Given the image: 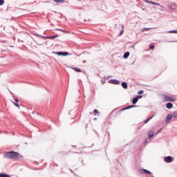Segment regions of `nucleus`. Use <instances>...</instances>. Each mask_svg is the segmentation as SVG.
Masks as SVG:
<instances>
[{
    "instance_id": "nucleus-1",
    "label": "nucleus",
    "mask_w": 177,
    "mask_h": 177,
    "mask_svg": "<svg viewBox=\"0 0 177 177\" xmlns=\"http://www.w3.org/2000/svg\"><path fill=\"white\" fill-rule=\"evenodd\" d=\"M5 157H6V158H9L10 160H21V158H24L23 155L13 151L6 152Z\"/></svg>"
},
{
    "instance_id": "nucleus-2",
    "label": "nucleus",
    "mask_w": 177,
    "mask_h": 177,
    "mask_svg": "<svg viewBox=\"0 0 177 177\" xmlns=\"http://www.w3.org/2000/svg\"><path fill=\"white\" fill-rule=\"evenodd\" d=\"M162 100H163V102H175L176 100V98L174 97H169L167 95H163Z\"/></svg>"
},
{
    "instance_id": "nucleus-3",
    "label": "nucleus",
    "mask_w": 177,
    "mask_h": 177,
    "mask_svg": "<svg viewBox=\"0 0 177 177\" xmlns=\"http://www.w3.org/2000/svg\"><path fill=\"white\" fill-rule=\"evenodd\" d=\"M55 55H57V56H68V52H57L55 53Z\"/></svg>"
},
{
    "instance_id": "nucleus-4",
    "label": "nucleus",
    "mask_w": 177,
    "mask_h": 177,
    "mask_svg": "<svg viewBox=\"0 0 177 177\" xmlns=\"http://www.w3.org/2000/svg\"><path fill=\"white\" fill-rule=\"evenodd\" d=\"M133 107H136V105H131L125 108H123L121 110L118 111V113H120V111H124V110H129V109H133Z\"/></svg>"
},
{
    "instance_id": "nucleus-5",
    "label": "nucleus",
    "mask_w": 177,
    "mask_h": 177,
    "mask_svg": "<svg viewBox=\"0 0 177 177\" xmlns=\"http://www.w3.org/2000/svg\"><path fill=\"white\" fill-rule=\"evenodd\" d=\"M165 162H172L174 161V159L171 156H167L165 158Z\"/></svg>"
},
{
    "instance_id": "nucleus-6",
    "label": "nucleus",
    "mask_w": 177,
    "mask_h": 177,
    "mask_svg": "<svg viewBox=\"0 0 177 177\" xmlns=\"http://www.w3.org/2000/svg\"><path fill=\"white\" fill-rule=\"evenodd\" d=\"M111 84H113V85H120V81L117 80H109Z\"/></svg>"
},
{
    "instance_id": "nucleus-7",
    "label": "nucleus",
    "mask_w": 177,
    "mask_h": 177,
    "mask_svg": "<svg viewBox=\"0 0 177 177\" xmlns=\"http://www.w3.org/2000/svg\"><path fill=\"white\" fill-rule=\"evenodd\" d=\"M167 109H172L174 107V104L171 102H168L166 104Z\"/></svg>"
},
{
    "instance_id": "nucleus-8",
    "label": "nucleus",
    "mask_w": 177,
    "mask_h": 177,
    "mask_svg": "<svg viewBox=\"0 0 177 177\" xmlns=\"http://www.w3.org/2000/svg\"><path fill=\"white\" fill-rule=\"evenodd\" d=\"M71 68H72V70H74V71H76V73H82L81 69L77 68V67H71Z\"/></svg>"
},
{
    "instance_id": "nucleus-9",
    "label": "nucleus",
    "mask_w": 177,
    "mask_h": 177,
    "mask_svg": "<svg viewBox=\"0 0 177 177\" xmlns=\"http://www.w3.org/2000/svg\"><path fill=\"white\" fill-rule=\"evenodd\" d=\"M122 86L124 88V89H128V84L125 82H123L122 83Z\"/></svg>"
},
{
    "instance_id": "nucleus-10",
    "label": "nucleus",
    "mask_w": 177,
    "mask_h": 177,
    "mask_svg": "<svg viewBox=\"0 0 177 177\" xmlns=\"http://www.w3.org/2000/svg\"><path fill=\"white\" fill-rule=\"evenodd\" d=\"M138 100H139L138 99V97H134V98L133 99V100H132L133 104H136L138 103Z\"/></svg>"
},
{
    "instance_id": "nucleus-11",
    "label": "nucleus",
    "mask_w": 177,
    "mask_h": 177,
    "mask_svg": "<svg viewBox=\"0 0 177 177\" xmlns=\"http://www.w3.org/2000/svg\"><path fill=\"white\" fill-rule=\"evenodd\" d=\"M172 120V116L171 115H167L166 119V122L168 123Z\"/></svg>"
},
{
    "instance_id": "nucleus-12",
    "label": "nucleus",
    "mask_w": 177,
    "mask_h": 177,
    "mask_svg": "<svg viewBox=\"0 0 177 177\" xmlns=\"http://www.w3.org/2000/svg\"><path fill=\"white\" fill-rule=\"evenodd\" d=\"M141 171H141L142 174H148L149 175L151 174L149 170H147V169H142Z\"/></svg>"
},
{
    "instance_id": "nucleus-13",
    "label": "nucleus",
    "mask_w": 177,
    "mask_h": 177,
    "mask_svg": "<svg viewBox=\"0 0 177 177\" xmlns=\"http://www.w3.org/2000/svg\"><path fill=\"white\" fill-rule=\"evenodd\" d=\"M124 59H128L129 57V52H126L123 56Z\"/></svg>"
},
{
    "instance_id": "nucleus-14",
    "label": "nucleus",
    "mask_w": 177,
    "mask_h": 177,
    "mask_svg": "<svg viewBox=\"0 0 177 177\" xmlns=\"http://www.w3.org/2000/svg\"><path fill=\"white\" fill-rule=\"evenodd\" d=\"M153 136H154V132H153V131H149V139H151V138H153Z\"/></svg>"
},
{
    "instance_id": "nucleus-15",
    "label": "nucleus",
    "mask_w": 177,
    "mask_h": 177,
    "mask_svg": "<svg viewBox=\"0 0 177 177\" xmlns=\"http://www.w3.org/2000/svg\"><path fill=\"white\" fill-rule=\"evenodd\" d=\"M149 30H151L150 28H143L141 31L142 32H145V31H149Z\"/></svg>"
},
{
    "instance_id": "nucleus-16",
    "label": "nucleus",
    "mask_w": 177,
    "mask_h": 177,
    "mask_svg": "<svg viewBox=\"0 0 177 177\" xmlns=\"http://www.w3.org/2000/svg\"><path fill=\"white\" fill-rule=\"evenodd\" d=\"M0 177H10V176L8 175V174H3V173H1V174H0Z\"/></svg>"
},
{
    "instance_id": "nucleus-17",
    "label": "nucleus",
    "mask_w": 177,
    "mask_h": 177,
    "mask_svg": "<svg viewBox=\"0 0 177 177\" xmlns=\"http://www.w3.org/2000/svg\"><path fill=\"white\" fill-rule=\"evenodd\" d=\"M54 2H56V3H63L64 0H54Z\"/></svg>"
},
{
    "instance_id": "nucleus-18",
    "label": "nucleus",
    "mask_w": 177,
    "mask_h": 177,
    "mask_svg": "<svg viewBox=\"0 0 177 177\" xmlns=\"http://www.w3.org/2000/svg\"><path fill=\"white\" fill-rule=\"evenodd\" d=\"M122 30L120 31V33L119 34V37H121L124 34V25L122 26Z\"/></svg>"
},
{
    "instance_id": "nucleus-19",
    "label": "nucleus",
    "mask_w": 177,
    "mask_h": 177,
    "mask_svg": "<svg viewBox=\"0 0 177 177\" xmlns=\"http://www.w3.org/2000/svg\"><path fill=\"white\" fill-rule=\"evenodd\" d=\"M151 118H153V116H151V117L149 118L146 119V120H145V124H147V122H148L150 120H151Z\"/></svg>"
},
{
    "instance_id": "nucleus-20",
    "label": "nucleus",
    "mask_w": 177,
    "mask_h": 177,
    "mask_svg": "<svg viewBox=\"0 0 177 177\" xmlns=\"http://www.w3.org/2000/svg\"><path fill=\"white\" fill-rule=\"evenodd\" d=\"M48 39H55V38H57V35L53 36V37H48Z\"/></svg>"
},
{
    "instance_id": "nucleus-21",
    "label": "nucleus",
    "mask_w": 177,
    "mask_h": 177,
    "mask_svg": "<svg viewBox=\"0 0 177 177\" xmlns=\"http://www.w3.org/2000/svg\"><path fill=\"white\" fill-rule=\"evenodd\" d=\"M172 115L174 117V118H177V111L174 112Z\"/></svg>"
},
{
    "instance_id": "nucleus-22",
    "label": "nucleus",
    "mask_w": 177,
    "mask_h": 177,
    "mask_svg": "<svg viewBox=\"0 0 177 177\" xmlns=\"http://www.w3.org/2000/svg\"><path fill=\"white\" fill-rule=\"evenodd\" d=\"M14 103L15 106H16V107H17L18 109H20V105H19V104L16 103V102H13Z\"/></svg>"
},
{
    "instance_id": "nucleus-23",
    "label": "nucleus",
    "mask_w": 177,
    "mask_h": 177,
    "mask_svg": "<svg viewBox=\"0 0 177 177\" xmlns=\"http://www.w3.org/2000/svg\"><path fill=\"white\" fill-rule=\"evenodd\" d=\"M3 3H5V1L4 0H0V6H2V5H3Z\"/></svg>"
},
{
    "instance_id": "nucleus-24",
    "label": "nucleus",
    "mask_w": 177,
    "mask_h": 177,
    "mask_svg": "<svg viewBox=\"0 0 177 177\" xmlns=\"http://www.w3.org/2000/svg\"><path fill=\"white\" fill-rule=\"evenodd\" d=\"M94 113H95V114H99V111H98L97 109H95V110H94Z\"/></svg>"
},
{
    "instance_id": "nucleus-25",
    "label": "nucleus",
    "mask_w": 177,
    "mask_h": 177,
    "mask_svg": "<svg viewBox=\"0 0 177 177\" xmlns=\"http://www.w3.org/2000/svg\"><path fill=\"white\" fill-rule=\"evenodd\" d=\"M142 93H143V91H138V95H142Z\"/></svg>"
},
{
    "instance_id": "nucleus-26",
    "label": "nucleus",
    "mask_w": 177,
    "mask_h": 177,
    "mask_svg": "<svg viewBox=\"0 0 177 177\" xmlns=\"http://www.w3.org/2000/svg\"><path fill=\"white\" fill-rule=\"evenodd\" d=\"M150 49H151L153 50L154 49V45L150 46Z\"/></svg>"
},
{
    "instance_id": "nucleus-27",
    "label": "nucleus",
    "mask_w": 177,
    "mask_h": 177,
    "mask_svg": "<svg viewBox=\"0 0 177 177\" xmlns=\"http://www.w3.org/2000/svg\"><path fill=\"white\" fill-rule=\"evenodd\" d=\"M136 97H138V99H142V95H137Z\"/></svg>"
},
{
    "instance_id": "nucleus-28",
    "label": "nucleus",
    "mask_w": 177,
    "mask_h": 177,
    "mask_svg": "<svg viewBox=\"0 0 177 177\" xmlns=\"http://www.w3.org/2000/svg\"><path fill=\"white\" fill-rule=\"evenodd\" d=\"M149 3H151V5H157L156 3H154V2H152V1L149 2Z\"/></svg>"
},
{
    "instance_id": "nucleus-29",
    "label": "nucleus",
    "mask_w": 177,
    "mask_h": 177,
    "mask_svg": "<svg viewBox=\"0 0 177 177\" xmlns=\"http://www.w3.org/2000/svg\"><path fill=\"white\" fill-rule=\"evenodd\" d=\"M171 32H174V34H177V30H173V31H171Z\"/></svg>"
},
{
    "instance_id": "nucleus-30",
    "label": "nucleus",
    "mask_w": 177,
    "mask_h": 177,
    "mask_svg": "<svg viewBox=\"0 0 177 177\" xmlns=\"http://www.w3.org/2000/svg\"><path fill=\"white\" fill-rule=\"evenodd\" d=\"M58 31H62V32H64V30H62V29H57Z\"/></svg>"
},
{
    "instance_id": "nucleus-31",
    "label": "nucleus",
    "mask_w": 177,
    "mask_h": 177,
    "mask_svg": "<svg viewBox=\"0 0 177 177\" xmlns=\"http://www.w3.org/2000/svg\"><path fill=\"white\" fill-rule=\"evenodd\" d=\"M15 101L17 103H19V100H18V99H15Z\"/></svg>"
},
{
    "instance_id": "nucleus-32",
    "label": "nucleus",
    "mask_w": 177,
    "mask_h": 177,
    "mask_svg": "<svg viewBox=\"0 0 177 177\" xmlns=\"http://www.w3.org/2000/svg\"><path fill=\"white\" fill-rule=\"evenodd\" d=\"M146 2H147V3H150L151 1L147 0Z\"/></svg>"
},
{
    "instance_id": "nucleus-33",
    "label": "nucleus",
    "mask_w": 177,
    "mask_h": 177,
    "mask_svg": "<svg viewBox=\"0 0 177 177\" xmlns=\"http://www.w3.org/2000/svg\"><path fill=\"white\" fill-rule=\"evenodd\" d=\"M145 143H147V141H146V142Z\"/></svg>"
},
{
    "instance_id": "nucleus-34",
    "label": "nucleus",
    "mask_w": 177,
    "mask_h": 177,
    "mask_svg": "<svg viewBox=\"0 0 177 177\" xmlns=\"http://www.w3.org/2000/svg\"><path fill=\"white\" fill-rule=\"evenodd\" d=\"M145 143H147V141H146V142Z\"/></svg>"
}]
</instances>
